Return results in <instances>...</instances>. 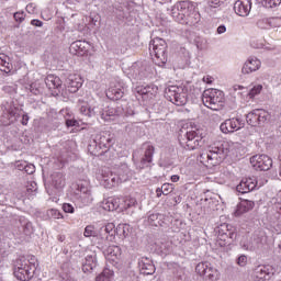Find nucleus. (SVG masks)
Instances as JSON below:
<instances>
[{
    "label": "nucleus",
    "mask_w": 281,
    "mask_h": 281,
    "mask_svg": "<svg viewBox=\"0 0 281 281\" xmlns=\"http://www.w3.org/2000/svg\"><path fill=\"white\" fill-rule=\"evenodd\" d=\"M38 260L35 256H20L14 262V277L21 281H30L36 273Z\"/></svg>",
    "instance_id": "obj_1"
},
{
    "label": "nucleus",
    "mask_w": 281,
    "mask_h": 281,
    "mask_svg": "<svg viewBox=\"0 0 281 281\" xmlns=\"http://www.w3.org/2000/svg\"><path fill=\"white\" fill-rule=\"evenodd\" d=\"M227 155H229V144L218 143L212 146L207 153L201 154L200 159L202 164L206 161V166H218Z\"/></svg>",
    "instance_id": "obj_2"
},
{
    "label": "nucleus",
    "mask_w": 281,
    "mask_h": 281,
    "mask_svg": "<svg viewBox=\"0 0 281 281\" xmlns=\"http://www.w3.org/2000/svg\"><path fill=\"white\" fill-rule=\"evenodd\" d=\"M149 52L155 65L166 67L168 63V43H166V40L160 37L151 40L149 43Z\"/></svg>",
    "instance_id": "obj_3"
},
{
    "label": "nucleus",
    "mask_w": 281,
    "mask_h": 281,
    "mask_svg": "<svg viewBox=\"0 0 281 281\" xmlns=\"http://www.w3.org/2000/svg\"><path fill=\"white\" fill-rule=\"evenodd\" d=\"M202 102L204 106H207L212 111H221L223 104H225V93L218 89L204 90Z\"/></svg>",
    "instance_id": "obj_4"
},
{
    "label": "nucleus",
    "mask_w": 281,
    "mask_h": 281,
    "mask_svg": "<svg viewBox=\"0 0 281 281\" xmlns=\"http://www.w3.org/2000/svg\"><path fill=\"white\" fill-rule=\"evenodd\" d=\"M165 98L176 106H186L188 104V87L169 86L165 90Z\"/></svg>",
    "instance_id": "obj_5"
},
{
    "label": "nucleus",
    "mask_w": 281,
    "mask_h": 281,
    "mask_svg": "<svg viewBox=\"0 0 281 281\" xmlns=\"http://www.w3.org/2000/svg\"><path fill=\"white\" fill-rule=\"evenodd\" d=\"M217 238L220 247H227V245H232L238 238V233L233 225L224 223L217 228Z\"/></svg>",
    "instance_id": "obj_6"
},
{
    "label": "nucleus",
    "mask_w": 281,
    "mask_h": 281,
    "mask_svg": "<svg viewBox=\"0 0 281 281\" xmlns=\"http://www.w3.org/2000/svg\"><path fill=\"white\" fill-rule=\"evenodd\" d=\"M179 144L187 150H194L199 146H203V137L196 133V131H190L186 134H179Z\"/></svg>",
    "instance_id": "obj_7"
},
{
    "label": "nucleus",
    "mask_w": 281,
    "mask_h": 281,
    "mask_svg": "<svg viewBox=\"0 0 281 281\" xmlns=\"http://www.w3.org/2000/svg\"><path fill=\"white\" fill-rule=\"evenodd\" d=\"M194 4L190 0L179 1L171 8V16L181 23L192 12Z\"/></svg>",
    "instance_id": "obj_8"
},
{
    "label": "nucleus",
    "mask_w": 281,
    "mask_h": 281,
    "mask_svg": "<svg viewBox=\"0 0 281 281\" xmlns=\"http://www.w3.org/2000/svg\"><path fill=\"white\" fill-rule=\"evenodd\" d=\"M276 276V268L270 265H259L252 269L251 278L254 281H269Z\"/></svg>",
    "instance_id": "obj_9"
},
{
    "label": "nucleus",
    "mask_w": 281,
    "mask_h": 281,
    "mask_svg": "<svg viewBox=\"0 0 281 281\" xmlns=\"http://www.w3.org/2000/svg\"><path fill=\"white\" fill-rule=\"evenodd\" d=\"M250 164L255 170L267 172L273 168V159L267 155H255L250 157Z\"/></svg>",
    "instance_id": "obj_10"
},
{
    "label": "nucleus",
    "mask_w": 281,
    "mask_h": 281,
    "mask_svg": "<svg viewBox=\"0 0 281 281\" xmlns=\"http://www.w3.org/2000/svg\"><path fill=\"white\" fill-rule=\"evenodd\" d=\"M98 179L101 186L109 190H111V188H115V186L120 183L117 177L114 175V171H111L109 168L102 169L101 173L98 175Z\"/></svg>",
    "instance_id": "obj_11"
},
{
    "label": "nucleus",
    "mask_w": 281,
    "mask_h": 281,
    "mask_svg": "<svg viewBox=\"0 0 281 281\" xmlns=\"http://www.w3.org/2000/svg\"><path fill=\"white\" fill-rule=\"evenodd\" d=\"M103 8L104 10H108V12L115 14V16L120 20L126 19V12H124V5H122V2H120V0H105Z\"/></svg>",
    "instance_id": "obj_12"
},
{
    "label": "nucleus",
    "mask_w": 281,
    "mask_h": 281,
    "mask_svg": "<svg viewBox=\"0 0 281 281\" xmlns=\"http://www.w3.org/2000/svg\"><path fill=\"white\" fill-rule=\"evenodd\" d=\"M122 115H124V105H120V103L110 105L105 108V111L100 112L101 119L105 122H111L114 117H120Z\"/></svg>",
    "instance_id": "obj_13"
},
{
    "label": "nucleus",
    "mask_w": 281,
    "mask_h": 281,
    "mask_svg": "<svg viewBox=\"0 0 281 281\" xmlns=\"http://www.w3.org/2000/svg\"><path fill=\"white\" fill-rule=\"evenodd\" d=\"M143 148H144V156L142 157L140 161L137 165V168H139V170H144V168H148V166H150V164H153V155H155V146L145 143L143 144Z\"/></svg>",
    "instance_id": "obj_14"
},
{
    "label": "nucleus",
    "mask_w": 281,
    "mask_h": 281,
    "mask_svg": "<svg viewBox=\"0 0 281 281\" xmlns=\"http://www.w3.org/2000/svg\"><path fill=\"white\" fill-rule=\"evenodd\" d=\"M256 188H258V180L252 177L241 179V181L237 184L236 190L240 194H247L248 192H254Z\"/></svg>",
    "instance_id": "obj_15"
},
{
    "label": "nucleus",
    "mask_w": 281,
    "mask_h": 281,
    "mask_svg": "<svg viewBox=\"0 0 281 281\" xmlns=\"http://www.w3.org/2000/svg\"><path fill=\"white\" fill-rule=\"evenodd\" d=\"M89 42L86 41H76L70 44L69 52L74 56H87L89 54Z\"/></svg>",
    "instance_id": "obj_16"
},
{
    "label": "nucleus",
    "mask_w": 281,
    "mask_h": 281,
    "mask_svg": "<svg viewBox=\"0 0 281 281\" xmlns=\"http://www.w3.org/2000/svg\"><path fill=\"white\" fill-rule=\"evenodd\" d=\"M138 269L143 276H153L157 268H155V263H153V259L148 257H142L138 259Z\"/></svg>",
    "instance_id": "obj_17"
},
{
    "label": "nucleus",
    "mask_w": 281,
    "mask_h": 281,
    "mask_svg": "<svg viewBox=\"0 0 281 281\" xmlns=\"http://www.w3.org/2000/svg\"><path fill=\"white\" fill-rule=\"evenodd\" d=\"M260 67H262V61H260V59H258L257 57H249L241 68V74H254V71H258Z\"/></svg>",
    "instance_id": "obj_18"
},
{
    "label": "nucleus",
    "mask_w": 281,
    "mask_h": 281,
    "mask_svg": "<svg viewBox=\"0 0 281 281\" xmlns=\"http://www.w3.org/2000/svg\"><path fill=\"white\" fill-rule=\"evenodd\" d=\"M234 10L238 16H249V12H251V0H237L234 3Z\"/></svg>",
    "instance_id": "obj_19"
},
{
    "label": "nucleus",
    "mask_w": 281,
    "mask_h": 281,
    "mask_svg": "<svg viewBox=\"0 0 281 281\" xmlns=\"http://www.w3.org/2000/svg\"><path fill=\"white\" fill-rule=\"evenodd\" d=\"M44 85L49 89V91L54 89L53 93L58 95V93H60V87H63V81L54 75H48L44 80Z\"/></svg>",
    "instance_id": "obj_20"
},
{
    "label": "nucleus",
    "mask_w": 281,
    "mask_h": 281,
    "mask_svg": "<svg viewBox=\"0 0 281 281\" xmlns=\"http://www.w3.org/2000/svg\"><path fill=\"white\" fill-rule=\"evenodd\" d=\"M69 93H77L78 89L82 87V79L78 75H69L65 81Z\"/></svg>",
    "instance_id": "obj_21"
},
{
    "label": "nucleus",
    "mask_w": 281,
    "mask_h": 281,
    "mask_svg": "<svg viewBox=\"0 0 281 281\" xmlns=\"http://www.w3.org/2000/svg\"><path fill=\"white\" fill-rule=\"evenodd\" d=\"M113 172L119 183H124V181H128V177H131V169L126 164H121L120 166L115 167Z\"/></svg>",
    "instance_id": "obj_22"
},
{
    "label": "nucleus",
    "mask_w": 281,
    "mask_h": 281,
    "mask_svg": "<svg viewBox=\"0 0 281 281\" xmlns=\"http://www.w3.org/2000/svg\"><path fill=\"white\" fill-rule=\"evenodd\" d=\"M99 148H103L108 153L109 148L113 146V136L109 132H102L95 136Z\"/></svg>",
    "instance_id": "obj_23"
},
{
    "label": "nucleus",
    "mask_w": 281,
    "mask_h": 281,
    "mask_svg": "<svg viewBox=\"0 0 281 281\" xmlns=\"http://www.w3.org/2000/svg\"><path fill=\"white\" fill-rule=\"evenodd\" d=\"M132 69L134 70L135 78H138L139 80L148 78V75L150 74V67H147L146 63H135L133 64Z\"/></svg>",
    "instance_id": "obj_24"
},
{
    "label": "nucleus",
    "mask_w": 281,
    "mask_h": 281,
    "mask_svg": "<svg viewBox=\"0 0 281 281\" xmlns=\"http://www.w3.org/2000/svg\"><path fill=\"white\" fill-rule=\"evenodd\" d=\"M159 91V88L155 85H147V86H140L136 88V93L138 95H143V98H155L157 95V92Z\"/></svg>",
    "instance_id": "obj_25"
},
{
    "label": "nucleus",
    "mask_w": 281,
    "mask_h": 281,
    "mask_svg": "<svg viewBox=\"0 0 281 281\" xmlns=\"http://www.w3.org/2000/svg\"><path fill=\"white\" fill-rule=\"evenodd\" d=\"M115 236V224L109 223L101 227L99 231V237L101 240H113Z\"/></svg>",
    "instance_id": "obj_26"
},
{
    "label": "nucleus",
    "mask_w": 281,
    "mask_h": 281,
    "mask_svg": "<svg viewBox=\"0 0 281 281\" xmlns=\"http://www.w3.org/2000/svg\"><path fill=\"white\" fill-rule=\"evenodd\" d=\"M95 267H98V257L95 254L88 255L82 263L83 273H91Z\"/></svg>",
    "instance_id": "obj_27"
},
{
    "label": "nucleus",
    "mask_w": 281,
    "mask_h": 281,
    "mask_svg": "<svg viewBox=\"0 0 281 281\" xmlns=\"http://www.w3.org/2000/svg\"><path fill=\"white\" fill-rule=\"evenodd\" d=\"M2 117H5L8 121L4 122V126H10L14 124L21 115L19 114V108L13 105L8 112H4Z\"/></svg>",
    "instance_id": "obj_28"
},
{
    "label": "nucleus",
    "mask_w": 281,
    "mask_h": 281,
    "mask_svg": "<svg viewBox=\"0 0 281 281\" xmlns=\"http://www.w3.org/2000/svg\"><path fill=\"white\" fill-rule=\"evenodd\" d=\"M238 119H228L224 123L221 124L220 131L222 133H234L235 131H238Z\"/></svg>",
    "instance_id": "obj_29"
},
{
    "label": "nucleus",
    "mask_w": 281,
    "mask_h": 281,
    "mask_svg": "<svg viewBox=\"0 0 281 281\" xmlns=\"http://www.w3.org/2000/svg\"><path fill=\"white\" fill-rule=\"evenodd\" d=\"M256 203L251 200H241L240 203L237 205L236 214L240 216V214H245L247 212H251Z\"/></svg>",
    "instance_id": "obj_30"
},
{
    "label": "nucleus",
    "mask_w": 281,
    "mask_h": 281,
    "mask_svg": "<svg viewBox=\"0 0 281 281\" xmlns=\"http://www.w3.org/2000/svg\"><path fill=\"white\" fill-rule=\"evenodd\" d=\"M102 209L106 212H115V210H120V198H109L104 200Z\"/></svg>",
    "instance_id": "obj_31"
},
{
    "label": "nucleus",
    "mask_w": 281,
    "mask_h": 281,
    "mask_svg": "<svg viewBox=\"0 0 281 281\" xmlns=\"http://www.w3.org/2000/svg\"><path fill=\"white\" fill-rule=\"evenodd\" d=\"M105 258L109 260H117L119 257L122 256V248L120 246H109L104 251H103Z\"/></svg>",
    "instance_id": "obj_32"
},
{
    "label": "nucleus",
    "mask_w": 281,
    "mask_h": 281,
    "mask_svg": "<svg viewBox=\"0 0 281 281\" xmlns=\"http://www.w3.org/2000/svg\"><path fill=\"white\" fill-rule=\"evenodd\" d=\"M50 179L55 190H63L65 188V176L61 172H54L50 175Z\"/></svg>",
    "instance_id": "obj_33"
},
{
    "label": "nucleus",
    "mask_w": 281,
    "mask_h": 281,
    "mask_svg": "<svg viewBox=\"0 0 281 281\" xmlns=\"http://www.w3.org/2000/svg\"><path fill=\"white\" fill-rule=\"evenodd\" d=\"M165 215L161 213H151L148 215L147 222L151 227H161L164 226Z\"/></svg>",
    "instance_id": "obj_34"
},
{
    "label": "nucleus",
    "mask_w": 281,
    "mask_h": 281,
    "mask_svg": "<svg viewBox=\"0 0 281 281\" xmlns=\"http://www.w3.org/2000/svg\"><path fill=\"white\" fill-rule=\"evenodd\" d=\"M201 21V13L194 11V8L192 11L188 14V16L180 22L182 25H196Z\"/></svg>",
    "instance_id": "obj_35"
},
{
    "label": "nucleus",
    "mask_w": 281,
    "mask_h": 281,
    "mask_svg": "<svg viewBox=\"0 0 281 281\" xmlns=\"http://www.w3.org/2000/svg\"><path fill=\"white\" fill-rule=\"evenodd\" d=\"M88 150L90 155H93L94 157H100L106 153L103 147H100V144L98 143L97 138H94L92 142H90L88 146Z\"/></svg>",
    "instance_id": "obj_36"
},
{
    "label": "nucleus",
    "mask_w": 281,
    "mask_h": 281,
    "mask_svg": "<svg viewBox=\"0 0 281 281\" xmlns=\"http://www.w3.org/2000/svg\"><path fill=\"white\" fill-rule=\"evenodd\" d=\"M105 95L109 100L117 101L124 98V91L120 88L112 87L106 90Z\"/></svg>",
    "instance_id": "obj_37"
},
{
    "label": "nucleus",
    "mask_w": 281,
    "mask_h": 281,
    "mask_svg": "<svg viewBox=\"0 0 281 281\" xmlns=\"http://www.w3.org/2000/svg\"><path fill=\"white\" fill-rule=\"evenodd\" d=\"M135 205H137V200H135V198H120V212H124V210L135 207Z\"/></svg>",
    "instance_id": "obj_38"
},
{
    "label": "nucleus",
    "mask_w": 281,
    "mask_h": 281,
    "mask_svg": "<svg viewBox=\"0 0 281 281\" xmlns=\"http://www.w3.org/2000/svg\"><path fill=\"white\" fill-rule=\"evenodd\" d=\"M75 199L81 203V205H89L93 202V195L91 193L75 192Z\"/></svg>",
    "instance_id": "obj_39"
},
{
    "label": "nucleus",
    "mask_w": 281,
    "mask_h": 281,
    "mask_svg": "<svg viewBox=\"0 0 281 281\" xmlns=\"http://www.w3.org/2000/svg\"><path fill=\"white\" fill-rule=\"evenodd\" d=\"M19 223H20V226L22 227L23 234H25V236H30V234H32V232H34L32 222H30L27 218L20 217Z\"/></svg>",
    "instance_id": "obj_40"
},
{
    "label": "nucleus",
    "mask_w": 281,
    "mask_h": 281,
    "mask_svg": "<svg viewBox=\"0 0 281 281\" xmlns=\"http://www.w3.org/2000/svg\"><path fill=\"white\" fill-rule=\"evenodd\" d=\"M269 120H271V114H269V112H267L266 110L258 109V112H257L258 126H262L263 124H267Z\"/></svg>",
    "instance_id": "obj_41"
},
{
    "label": "nucleus",
    "mask_w": 281,
    "mask_h": 281,
    "mask_svg": "<svg viewBox=\"0 0 281 281\" xmlns=\"http://www.w3.org/2000/svg\"><path fill=\"white\" fill-rule=\"evenodd\" d=\"M30 91L31 93H33V95H41V93L45 91V81L44 82L35 81L31 83Z\"/></svg>",
    "instance_id": "obj_42"
},
{
    "label": "nucleus",
    "mask_w": 281,
    "mask_h": 281,
    "mask_svg": "<svg viewBox=\"0 0 281 281\" xmlns=\"http://www.w3.org/2000/svg\"><path fill=\"white\" fill-rule=\"evenodd\" d=\"M115 234L119 238H126L131 234L130 226L127 224H119L115 228Z\"/></svg>",
    "instance_id": "obj_43"
},
{
    "label": "nucleus",
    "mask_w": 281,
    "mask_h": 281,
    "mask_svg": "<svg viewBox=\"0 0 281 281\" xmlns=\"http://www.w3.org/2000/svg\"><path fill=\"white\" fill-rule=\"evenodd\" d=\"M204 278L205 280H211V281L218 280L220 278L218 270H216V268H212L211 265L209 263Z\"/></svg>",
    "instance_id": "obj_44"
},
{
    "label": "nucleus",
    "mask_w": 281,
    "mask_h": 281,
    "mask_svg": "<svg viewBox=\"0 0 281 281\" xmlns=\"http://www.w3.org/2000/svg\"><path fill=\"white\" fill-rule=\"evenodd\" d=\"M75 192L91 193V187L89 186V181L79 180V182H77V188Z\"/></svg>",
    "instance_id": "obj_45"
},
{
    "label": "nucleus",
    "mask_w": 281,
    "mask_h": 281,
    "mask_svg": "<svg viewBox=\"0 0 281 281\" xmlns=\"http://www.w3.org/2000/svg\"><path fill=\"white\" fill-rule=\"evenodd\" d=\"M246 122L249 126H258V109L246 114Z\"/></svg>",
    "instance_id": "obj_46"
},
{
    "label": "nucleus",
    "mask_w": 281,
    "mask_h": 281,
    "mask_svg": "<svg viewBox=\"0 0 281 281\" xmlns=\"http://www.w3.org/2000/svg\"><path fill=\"white\" fill-rule=\"evenodd\" d=\"M113 278V270L104 268L101 273L95 277V281H109Z\"/></svg>",
    "instance_id": "obj_47"
},
{
    "label": "nucleus",
    "mask_w": 281,
    "mask_h": 281,
    "mask_svg": "<svg viewBox=\"0 0 281 281\" xmlns=\"http://www.w3.org/2000/svg\"><path fill=\"white\" fill-rule=\"evenodd\" d=\"M83 236L86 238H91V237L95 238V237H98V231L95 229V227L93 225H88L85 228Z\"/></svg>",
    "instance_id": "obj_48"
},
{
    "label": "nucleus",
    "mask_w": 281,
    "mask_h": 281,
    "mask_svg": "<svg viewBox=\"0 0 281 281\" xmlns=\"http://www.w3.org/2000/svg\"><path fill=\"white\" fill-rule=\"evenodd\" d=\"M207 267H210V263H207V262L198 263L196 267H195L196 274L204 278L205 272L207 271Z\"/></svg>",
    "instance_id": "obj_49"
},
{
    "label": "nucleus",
    "mask_w": 281,
    "mask_h": 281,
    "mask_svg": "<svg viewBox=\"0 0 281 281\" xmlns=\"http://www.w3.org/2000/svg\"><path fill=\"white\" fill-rule=\"evenodd\" d=\"M120 105H123L125 117H128L131 115H135V110L133 109V105L128 104L127 102L120 103Z\"/></svg>",
    "instance_id": "obj_50"
},
{
    "label": "nucleus",
    "mask_w": 281,
    "mask_h": 281,
    "mask_svg": "<svg viewBox=\"0 0 281 281\" xmlns=\"http://www.w3.org/2000/svg\"><path fill=\"white\" fill-rule=\"evenodd\" d=\"M263 8H278L280 5L281 0H261Z\"/></svg>",
    "instance_id": "obj_51"
},
{
    "label": "nucleus",
    "mask_w": 281,
    "mask_h": 281,
    "mask_svg": "<svg viewBox=\"0 0 281 281\" xmlns=\"http://www.w3.org/2000/svg\"><path fill=\"white\" fill-rule=\"evenodd\" d=\"M257 27H259V30H269L271 22L267 19H261L257 22Z\"/></svg>",
    "instance_id": "obj_52"
},
{
    "label": "nucleus",
    "mask_w": 281,
    "mask_h": 281,
    "mask_svg": "<svg viewBox=\"0 0 281 281\" xmlns=\"http://www.w3.org/2000/svg\"><path fill=\"white\" fill-rule=\"evenodd\" d=\"M0 70L10 74L12 71V64L4 59V61L0 63Z\"/></svg>",
    "instance_id": "obj_53"
},
{
    "label": "nucleus",
    "mask_w": 281,
    "mask_h": 281,
    "mask_svg": "<svg viewBox=\"0 0 281 281\" xmlns=\"http://www.w3.org/2000/svg\"><path fill=\"white\" fill-rule=\"evenodd\" d=\"M46 214L49 218H63V213L56 209L48 210Z\"/></svg>",
    "instance_id": "obj_54"
},
{
    "label": "nucleus",
    "mask_w": 281,
    "mask_h": 281,
    "mask_svg": "<svg viewBox=\"0 0 281 281\" xmlns=\"http://www.w3.org/2000/svg\"><path fill=\"white\" fill-rule=\"evenodd\" d=\"M260 91H262V85H257L250 89L248 95L249 98H256V95L260 94Z\"/></svg>",
    "instance_id": "obj_55"
},
{
    "label": "nucleus",
    "mask_w": 281,
    "mask_h": 281,
    "mask_svg": "<svg viewBox=\"0 0 281 281\" xmlns=\"http://www.w3.org/2000/svg\"><path fill=\"white\" fill-rule=\"evenodd\" d=\"M22 168L26 175H34V172H36V167L32 164H25L22 166Z\"/></svg>",
    "instance_id": "obj_56"
},
{
    "label": "nucleus",
    "mask_w": 281,
    "mask_h": 281,
    "mask_svg": "<svg viewBox=\"0 0 281 281\" xmlns=\"http://www.w3.org/2000/svg\"><path fill=\"white\" fill-rule=\"evenodd\" d=\"M175 184H170V183H164L161 186L162 188V192L165 196H168V194H170V192H172V190H175Z\"/></svg>",
    "instance_id": "obj_57"
},
{
    "label": "nucleus",
    "mask_w": 281,
    "mask_h": 281,
    "mask_svg": "<svg viewBox=\"0 0 281 281\" xmlns=\"http://www.w3.org/2000/svg\"><path fill=\"white\" fill-rule=\"evenodd\" d=\"M14 106V101H3L0 105L2 110L8 113Z\"/></svg>",
    "instance_id": "obj_58"
},
{
    "label": "nucleus",
    "mask_w": 281,
    "mask_h": 281,
    "mask_svg": "<svg viewBox=\"0 0 281 281\" xmlns=\"http://www.w3.org/2000/svg\"><path fill=\"white\" fill-rule=\"evenodd\" d=\"M67 128H71L74 126H80V123L76 119H66L65 120Z\"/></svg>",
    "instance_id": "obj_59"
},
{
    "label": "nucleus",
    "mask_w": 281,
    "mask_h": 281,
    "mask_svg": "<svg viewBox=\"0 0 281 281\" xmlns=\"http://www.w3.org/2000/svg\"><path fill=\"white\" fill-rule=\"evenodd\" d=\"M63 210L66 214H74V212H76V209L74 207V205H71L69 203H64Z\"/></svg>",
    "instance_id": "obj_60"
},
{
    "label": "nucleus",
    "mask_w": 281,
    "mask_h": 281,
    "mask_svg": "<svg viewBox=\"0 0 281 281\" xmlns=\"http://www.w3.org/2000/svg\"><path fill=\"white\" fill-rule=\"evenodd\" d=\"M237 265L239 267H246L247 266V256L241 255L237 258Z\"/></svg>",
    "instance_id": "obj_61"
},
{
    "label": "nucleus",
    "mask_w": 281,
    "mask_h": 281,
    "mask_svg": "<svg viewBox=\"0 0 281 281\" xmlns=\"http://www.w3.org/2000/svg\"><path fill=\"white\" fill-rule=\"evenodd\" d=\"M13 18L15 19V21H18L19 23H23V21H25V14L23 12H15Z\"/></svg>",
    "instance_id": "obj_62"
},
{
    "label": "nucleus",
    "mask_w": 281,
    "mask_h": 281,
    "mask_svg": "<svg viewBox=\"0 0 281 281\" xmlns=\"http://www.w3.org/2000/svg\"><path fill=\"white\" fill-rule=\"evenodd\" d=\"M137 126H135V124L131 123V124H127L125 126V131L126 133H128V135H133V133L136 131Z\"/></svg>",
    "instance_id": "obj_63"
},
{
    "label": "nucleus",
    "mask_w": 281,
    "mask_h": 281,
    "mask_svg": "<svg viewBox=\"0 0 281 281\" xmlns=\"http://www.w3.org/2000/svg\"><path fill=\"white\" fill-rule=\"evenodd\" d=\"M27 122H30V115L25 113L22 115V121H21L22 126H27Z\"/></svg>",
    "instance_id": "obj_64"
}]
</instances>
